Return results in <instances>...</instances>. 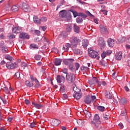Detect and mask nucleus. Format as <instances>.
Segmentation results:
<instances>
[{
	"mask_svg": "<svg viewBox=\"0 0 130 130\" xmlns=\"http://www.w3.org/2000/svg\"><path fill=\"white\" fill-rule=\"evenodd\" d=\"M78 42V39H77V38H75L73 39V40L72 42V45H71V44L69 43H67L63 45V48L64 49H69V48H74V47H77Z\"/></svg>",
	"mask_w": 130,
	"mask_h": 130,
	"instance_id": "obj_1",
	"label": "nucleus"
},
{
	"mask_svg": "<svg viewBox=\"0 0 130 130\" xmlns=\"http://www.w3.org/2000/svg\"><path fill=\"white\" fill-rule=\"evenodd\" d=\"M66 79L70 84H72V83H74L75 81H76V76L73 73L67 74Z\"/></svg>",
	"mask_w": 130,
	"mask_h": 130,
	"instance_id": "obj_2",
	"label": "nucleus"
},
{
	"mask_svg": "<svg viewBox=\"0 0 130 130\" xmlns=\"http://www.w3.org/2000/svg\"><path fill=\"white\" fill-rule=\"evenodd\" d=\"M88 54L91 58H96L99 55L98 52L94 49H88Z\"/></svg>",
	"mask_w": 130,
	"mask_h": 130,
	"instance_id": "obj_3",
	"label": "nucleus"
},
{
	"mask_svg": "<svg viewBox=\"0 0 130 130\" xmlns=\"http://www.w3.org/2000/svg\"><path fill=\"white\" fill-rule=\"evenodd\" d=\"M100 117H99V115L96 114L94 116L93 120L91 121L92 124H93L96 128L98 127L97 124H100V123H101V121H100Z\"/></svg>",
	"mask_w": 130,
	"mask_h": 130,
	"instance_id": "obj_4",
	"label": "nucleus"
},
{
	"mask_svg": "<svg viewBox=\"0 0 130 130\" xmlns=\"http://www.w3.org/2000/svg\"><path fill=\"white\" fill-rule=\"evenodd\" d=\"M21 9H22L24 12H26L27 13L31 12V8H30V7L25 3L22 4Z\"/></svg>",
	"mask_w": 130,
	"mask_h": 130,
	"instance_id": "obj_5",
	"label": "nucleus"
},
{
	"mask_svg": "<svg viewBox=\"0 0 130 130\" xmlns=\"http://www.w3.org/2000/svg\"><path fill=\"white\" fill-rule=\"evenodd\" d=\"M99 45L101 47V49L104 48L105 46H106V44L105 43V41H104V39L103 38H100L98 41Z\"/></svg>",
	"mask_w": 130,
	"mask_h": 130,
	"instance_id": "obj_6",
	"label": "nucleus"
},
{
	"mask_svg": "<svg viewBox=\"0 0 130 130\" xmlns=\"http://www.w3.org/2000/svg\"><path fill=\"white\" fill-rule=\"evenodd\" d=\"M59 17L60 18H65L66 19H69V14L66 10H62L59 12Z\"/></svg>",
	"mask_w": 130,
	"mask_h": 130,
	"instance_id": "obj_7",
	"label": "nucleus"
},
{
	"mask_svg": "<svg viewBox=\"0 0 130 130\" xmlns=\"http://www.w3.org/2000/svg\"><path fill=\"white\" fill-rule=\"evenodd\" d=\"M30 79L31 82H35L36 84H35V87L36 88H38V87L40 86V84H39V81H38L37 79L34 78V76H33V75H30Z\"/></svg>",
	"mask_w": 130,
	"mask_h": 130,
	"instance_id": "obj_8",
	"label": "nucleus"
},
{
	"mask_svg": "<svg viewBox=\"0 0 130 130\" xmlns=\"http://www.w3.org/2000/svg\"><path fill=\"white\" fill-rule=\"evenodd\" d=\"M6 68H7L8 70H13V69L16 68V63H14L12 62H7L6 63Z\"/></svg>",
	"mask_w": 130,
	"mask_h": 130,
	"instance_id": "obj_9",
	"label": "nucleus"
},
{
	"mask_svg": "<svg viewBox=\"0 0 130 130\" xmlns=\"http://www.w3.org/2000/svg\"><path fill=\"white\" fill-rule=\"evenodd\" d=\"M19 38H21V39H29L30 36L27 34L21 32L19 35Z\"/></svg>",
	"mask_w": 130,
	"mask_h": 130,
	"instance_id": "obj_10",
	"label": "nucleus"
},
{
	"mask_svg": "<svg viewBox=\"0 0 130 130\" xmlns=\"http://www.w3.org/2000/svg\"><path fill=\"white\" fill-rule=\"evenodd\" d=\"M115 58L117 60H121L122 58V52L121 51L117 52L115 55Z\"/></svg>",
	"mask_w": 130,
	"mask_h": 130,
	"instance_id": "obj_11",
	"label": "nucleus"
},
{
	"mask_svg": "<svg viewBox=\"0 0 130 130\" xmlns=\"http://www.w3.org/2000/svg\"><path fill=\"white\" fill-rule=\"evenodd\" d=\"M115 44V41L114 40V39H109L108 40V45L109 46V47H113Z\"/></svg>",
	"mask_w": 130,
	"mask_h": 130,
	"instance_id": "obj_12",
	"label": "nucleus"
},
{
	"mask_svg": "<svg viewBox=\"0 0 130 130\" xmlns=\"http://www.w3.org/2000/svg\"><path fill=\"white\" fill-rule=\"evenodd\" d=\"M100 28H101V31L102 33H104V34H108V30L106 28V27L103 25H101L100 26Z\"/></svg>",
	"mask_w": 130,
	"mask_h": 130,
	"instance_id": "obj_13",
	"label": "nucleus"
},
{
	"mask_svg": "<svg viewBox=\"0 0 130 130\" xmlns=\"http://www.w3.org/2000/svg\"><path fill=\"white\" fill-rule=\"evenodd\" d=\"M96 82H98V79L96 77H93L92 79L88 80L89 85H94V84H96Z\"/></svg>",
	"mask_w": 130,
	"mask_h": 130,
	"instance_id": "obj_14",
	"label": "nucleus"
},
{
	"mask_svg": "<svg viewBox=\"0 0 130 130\" xmlns=\"http://www.w3.org/2000/svg\"><path fill=\"white\" fill-rule=\"evenodd\" d=\"M85 103L86 104H91V102H92V100H91V96L87 95L85 97V99L84 100Z\"/></svg>",
	"mask_w": 130,
	"mask_h": 130,
	"instance_id": "obj_15",
	"label": "nucleus"
},
{
	"mask_svg": "<svg viewBox=\"0 0 130 130\" xmlns=\"http://www.w3.org/2000/svg\"><path fill=\"white\" fill-rule=\"evenodd\" d=\"M22 31V28L20 26H16L12 29L13 33H20Z\"/></svg>",
	"mask_w": 130,
	"mask_h": 130,
	"instance_id": "obj_16",
	"label": "nucleus"
},
{
	"mask_svg": "<svg viewBox=\"0 0 130 130\" xmlns=\"http://www.w3.org/2000/svg\"><path fill=\"white\" fill-rule=\"evenodd\" d=\"M82 46H83V48H87L88 45H89V41H88V40H83L82 41Z\"/></svg>",
	"mask_w": 130,
	"mask_h": 130,
	"instance_id": "obj_17",
	"label": "nucleus"
},
{
	"mask_svg": "<svg viewBox=\"0 0 130 130\" xmlns=\"http://www.w3.org/2000/svg\"><path fill=\"white\" fill-rule=\"evenodd\" d=\"M59 123H60V121L56 119H53L51 122V124L53 126H57Z\"/></svg>",
	"mask_w": 130,
	"mask_h": 130,
	"instance_id": "obj_18",
	"label": "nucleus"
},
{
	"mask_svg": "<svg viewBox=\"0 0 130 130\" xmlns=\"http://www.w3.org/2000/svg\"><path fill=\"white\" fill-rule=\"evenodd\" d=\"M74 61L73 59H64L63 60V63H64L66 66H69V64H71L72 62Z\"/></svg>",
	"mask_w": 130,
	"mask_h": 130,
	"instance_id": "obj_19",
	"label": "nucleus"
},
{
	"mask_svg": "<svg viewBox=\"0 0 130 130\" xmlns=\"http://www.w3.org/2000/svg\"><path fill=\"white\" fill-rule=\"evenodd\" d=\"M61 61H62V60L61 59L56 58L54 60V63L55 66H60V64H61Z\"/></svg>",
	"mask_w": 130,
	"mask_h": 130,
	"instance_id": "obj_20",
	"label": "nucleus"
},
{
	"mask_svg": "<svg viewBox=\"0 0 130 130\" xmlns=\"http://www.w3.org/2000/svg\"><path fill=\"white\" fill-rule=\"evenodd\" d=\"M34 22L36 24H38L39 25H40L41 23V20L40 18H38L37 16H34Z\"/></svg>",
	"mask_w": 130,
	"mask_h": 130,
	"instance_id": "obj_21",
	"label": "nucleus"
},
{
	"mask_svg": "<svg viewBox=\"0 0 130 130\" xmlns=\"http://www.w3.org/2000/svg\"><path fill=\"white\" fill-rule=\"evenodd\" d=\"M32 104L34 107L37 108L38 109H40V108H42V107H43V105L42 104H39L34 102L32 103Z\"/></svg>",
	"mask_w": 130,
	"mask_h": 130,
	"instance_id": "obj_22",
	"label": "nucleus"
},
{
	"mask_svg": "<svg viewBox=\"0 0 130 130\" xmlns=\"http://www.w3.org/2000/svg\"><path fill=\"white\" fill-rule=\"evenodd\" d=\"M81 96L82 94L80 92H77L73 94V97H74L75 99H77V100H79V99H81Z\"/></svg>",
	"mask_w": 130,
	"mask_h": 130,
	"instance_id": "obj_23",
	"label": "nucleus"
},
{
	"mask_svg": "<svg viewBox=\"0 0 130 130\" xmlns=\"http://www.w3.org/2000/svg\"><path fill=\"white\" fill-rule=\"evenodd\" d=\"M105 96L106 97V98H108V99H112V95H111L109 91H106Z\"/></svg>",
	"mask_w": 130,
	"mask_h": 130,
	"instance_id": "obj_24",
	"label": "nucleus"
},
{
	"mask_svg": "<svg viewBox=\"0 0 130 130\" xmlns=\"http://www.w3.org/2000/svg\"><path fill=\"white\" fill-rule=\"evenodd\" d=\"M74 32H76V33H79L80 31V27L79 26H77L76 24H74Z\"/></svg>",
	"mask_w": 130,
	"mask_h": 130,
	"instance_id": "obj_25",
	"label": "nucleus"
},
{
	"mask_svg": "<svg viewBox=\"0 0 130 130\" xmlns=\"http://www.w3.org/2000/svg\"><path fill=\"white\" fill-rule=\"evenodd\" d=\"M25 85L27 87H29V88H31V87L34 86V84L30 83L29 81H25Z\"/></svg>",
	"mask_w": 130,
	"mask_h": 130,
	"instance_id": "obj_26",
	"label": "nucleus"
},
{
	"mask_svg": "<svg viewBox=\"0 0 130 130\" xmlns=\"http://www.w3.org/2000/svg\"><path fill=\"white\" fill-rule=\"evenodd\" d=\"M127 102L125 99H121L120 100V104L121 105H124V104H126Z\"/></svg>",
	"mask_w": 130,
	"mask_h": 130,
	"instance_id": "obj_27",
	"label": "nucleus"
},
{
	"mask_svg": "<svg viewBox=\"0 0 130 130\" xmlns=\"http://www.w3.org/2000/svg\"><path fill=\"white\" fill-rule=\"evenodd\" d=\"M103 118L105 119V120H107L109 118H110V115L108 113H105L103 114Z\"/></svg>",
	"mask_w": 130,
	"mask_h": 130,
	"instance_id": "obj_28",
	"label": "nucleus"
},
{
	"mask_svg": "<svg viewBox=\"0 0 130 130\" xmlns=\"http://www.w3.org/2000/svg\"><path fill=\"white\" fill-rule=\"evenodd\" d=\"M76 22L77 23H78V24H81V23H82L83 18H82V17L79 16L77 18H76Z\"/></svg>",
	"mask_w": 130,
	"mask_h": 130,
	"instance_id": "obj_29",
	"label": "nucleus"
},
{
	"mask_svg": "<svg viewBox=\"0 0 130 130\" xmlns=\"http://www.w3.org/2000/svg\"><path fill=\"white\" fill-rule=\"evenodd\" d=\"M73 91H74V93H80L81 92V89H80L79 88H78V87H77V86H74L73 87Z\"/></svg>",
	"mask_w": 130,
	"mask_h": 130,
	"instance_id": "obj_30",
	"label": "nucleus"
},
{
	"mask_svg": "<svg viewBox=\"0 0 130 130\" xmlns=\"http://www.w3.org/2000/svg\"><path fill=\"white\" fill-rule=\"evenodd\" d=\"M11 10L13 12H17V11H19V7L17 6H13L11 8Z\"/></svg>",
	"mask_w": 130,
	"mask_h": 130,
	"instance_id": "obj_31",
	"label": "nucleus"
},
{
	"mask_svg": "<svg viewBox=\"0 0 130 130\" xmlns=\"http://www.w3.org/2000/svg\"><path fill=\"white\" fill-rule=\"evenodd\" d=\"M29 48L32 49H38V45L35 44H31L30 46H29Z\"/></svg>",
	"mask_w": 130,
	"mask_h": 130,
	"instance_id": "obj_32",
	"label": "nucleus"
},
{
	"mask_svg": "<svg viewBox=\"0 0 130 130\" xmlns=\"http://www.w3.org/2000/svg\"><path fill=\"white\" fill-rule=\"evenodd\" d=\"M73 52L75 54H82V51L80 49H74Z\"/></svg>",
	"mask_w": 130,
	"mask_h": 130,
	"instance_id": "obj_33",
	"label": "nucleus"
},
{
	"mask_svg": "<svg viewBox=\"0 0 130 130\" xmlns=\"http://www.w3.org/2000/svg\"><path fill=\"white\" fill-rule=\"evenodd\" d=\"M97 109L101 112H103V111H104V109H105V107L102 106H98Z\"/></svg>",
	"mask_w": 130,
	"mask_h": 130,
	"instance_id": "obj_34",
	"label": "nucleus"
},
{
	"mask_svg": "<svg viewBox=\"0 0 130 130\" xmlns=\"http://www.w3.org/2000/svg\"><path fill=\"white\" fill-rule=\"evenodd\" d=\"M10 10H11V4L8 3L5 6V10L9 11Z\"/></svg>",
	"mask_w": 130,
	"mask_h": 130,
	"instance_id": "obj_35",
	"label": "nucleus"
},
{
	"mask_svg": "<svg viewBox=\"0 0 130 130\" xmlns=\"http://www.w3.org/2000/svg\"><path fill=\"white\" fill-rule=\"evenodd\" d=\"M5 58L7 59V60H10V61L13 60V57H12L10 55H5Z\"/></svg>",
	"mask_w": 130,
	"mask_h": 130,
	"instance_id": "obj_36",
	"label": "nucleus"
},
{
	"mask_svg": "<svg viewBox=\"0 0 130 130\" xmlns=\"http://www.w3.org/2000/svg\"><path fill=\"white\" fill-rule=\"evenodd\" d=\"M77 122L78 124V125L82 126L83 124H84V121L83 120L78 119L77 121Z\"/></svg>",
	"mask_w": 130,
	"mask_h": 130,
	"instance_id": "obj_37",
	"label": "nucleus"
},
{
	"mask_svg": "<svg viewBox=\"0 0 130 130\" xmlns=\"http://www.w3.org/2000/svg\"><path fill=\"white\" fill-rule=\"evenodd\" d=\"M69 70H70L71 72H76V70H75V67H74L73 64H69Z\"/></svg>",
	"mask_w": 130,
	"mask_h": 130,
	"instance_id": "obj_38",
	"label": "nucleus"
},
{
	"mask_svg": "<svg viewBox=\"0 0 130 130\" xmlns=\"http://www.w3.org/2000/svg\"><path fill=\"white\" fill-rule=\"evenodd\" d=\"M56 80L57 83H61V77H60V75L57 76Z\"/></svg>",
	"mask_w": 130,
	"mask_h": 130,
	"instance_id": "obj_39",
	"label": "nucleus"
},
{
	"mask_svg": "<svg viewBox=\"0 0 130 130\" xmlns=\"http://www.w3.org/2000/svg\"><path fill=\"white\" fill-rule=\"evenodd\" d=\"M35 59L36 60H40V59H41V55H36L35 56Z\"/></svg>",
	"mask_w": 130,
	"mask_h": 130,
	"instance_id": "obj_40",
	"label": "nucleus"
},
{
	"mask_svg": "<svg viewBox=\"0 0 130 130\" xmlns=\"http://www.w3.org/2000/svg\"><path fill=\"white\" fill-rule=\"evenodd\" d=\"M106 55H107L106 54V52L105 51H103V53L101 54V57H102V58L103 59H104L105 58V57H106Z\"/></svg>",
	"mask_w": 130,
	"mask_h": 130,
	"instance_id": "obj_41",
	"label": "nucleus"
},
{
	"mask_svg": "<svg viewBox=\"0 0 130 130\" xmlns=\"http://www.w3.org/2000/svg\"><path fill=\"white\" fill-rule=\"evenodd\" d=\"M36 125H37V124H36L35 122H32L30 123L29 126L31 128H33V127H36Z\"/></svg>",
	"mask_w": 130,
	"mask_h": 130,
	"instance_id": "obj_42",
	"label": "nucleus"
},
{
	"mask_svg": "<svg viewBox=\"0 0 130 130\" xmlns=\"http://www.w3.org/2000/svg\"><path fill=\"white\" fill-rule=\"evenodd\" d=\"M90 99L93 102H96V96L92 95L91 96H90Z\"/></svg>",
	"mask_w": 130,
	"mask_h": 130,
	"instance_id": "obj_43",
	"label": "nucleus"
},
{
	"mask_svg": "<svg viewBox=\"0 0 130 130\" xmlns=\"http://www.w3.org/2000/svg\"><path fill=\"white\" fill-rule=\"evenodd\" d=\"M66 30L68 32H71V31H72V27L70 25H68L66 27Z\"/></svg>",
	"mask_w": 130,
	"mask_h": 130,
	"instance_id": "obj_44",
	"label": "nucleus"
},
{
	"mask_svg": "<svg viewBox=\"0 0 130 130\" xmlns=\"http://www.w3.org/2000/svg\"><path fill=\"white\" fill-rule=\"evenodd\" d=\"M75 67L76 68V70L78 71L79 70V68H80V64H79V63H75Z\"/></svg>",
	"mask_w": 130,
	"mask_h": 130,
	"instance_id": "obj_45",
	"label": "nucleus"
},
{
	"mask_svg": "<svg viewBox=\"0 0 130 130\" xmlns=\"http://www.w3.org/2000/svg\"><path fill=\"white\" fill-rule=\"evenodd\" d=\"M3 90L4 92H6V94H10V91H9V89H8V88L4 87Z\"/></svg>",
	"mask_w": 130,
	"mask_h": 130,
	"instance_id": "obj_46",
	"label": "nucleus"
},
{
	"mask_svg": "<svg viewBox=\"0 0 130 130\" xmlns=\"http://www.w3.org/2000/svg\"><path fill=\"white\" fill-rule=\"evenodd\" d=\"M106 53L107 55H110L112 53V51L111 50H108L106 51Z\"/></svg>",
	"mask_w": 130,
	"mask_h": 130,
	"instance_id": "obj_47",
	"label": "nucleus"
},
{
	"mask_svg": "<svg viewBox=\"0 0 130 130\" xmlns=\"http://www.w3.org/2000/svg\"><path fill=\"white\" fill-rule=\"evenodd\" d=\"M62 72L63 74H66V75H68V69L63 68L62 69Z\"/></svg>",
	"mask_w": 130,
	"mask_h": 130,
	"instance_id": "obj_48",
	"label": "nucleus"
},
{
	"mask_svg": "<svg viewBox=\"0 0 130 130\" xmlns=\"http://www.w3.org/2000/svg\"><path fill=\"white\" fill-rule=\"evenodd\" d=\"M40 20H41V22H46V21H47V18L45 17H43L41 19H40Z\"/></svg>",
	"mask_w": 130,
	"mask_h": 130,
	"instance_id": "obj_49",
	"label": "nucleus"
},
{
	"mask_svg": "<svg viewBox=\"0 0 130 130\" xmlns=\"http://www.w3.org/2000/svg\"><path fill=\"white\" fill-rule=\"evenodd\" d=\"M21 66H22V67L23 68V69H25V68H27V67H28V65L27 64V63L24 62H22Z\"/></svg>",
	"mask_w": 130,
	"mask_h": 130,
	"instance_id": "obj_50",
	"label": "nucleus"
},
{
	"mask_svg": "<svg viewBox=\"0 0 130 130\" xmlns=\"http://www.w3.org/2000/svg\"><path fill=\"white\" fill-rule=\"evenodd\" d=\"M100 66H102V67H105V61H100Z\"/></svg>",
	"mask_w": 130,
	"mask_h": 130,
	"instance_id": "obj_51",
	"label": "nucleus"
},
{
	"mask_svg": "<svg viewBox=\"0 0 130 130\" xmlns=\"http://www.w3.org/2000/svg\"><path fill=\"white\" fill-rule=\"evenodd\" d=\"M86 13L87 15L89 16V17H94V16H93V15H92V14H91V13H90L89 11H86Z\"/></svg>",
	"mask_w": 130,
	"mask_h": 130,
	"instance_id": "obj_52",
	"label": "nucleus"
},
{
	"mask_svg": "<svg viewBox=\"0 0 130 130\" xmlns=\"http://www.w3.org/2000/svg\"><path fill=\"white\" fill-rule=\"evenodd\" d=\"M74 17V18H76L77 17H78V13H77V12L76 11H73L72 12Z\"/></svg>",
	"mask_w": 130,
	"mask_h": 130,
	"instance_id": "obj_53",
	"label": "nucleus"
},
{
	"mask_svg": "<svg viewBox=\"0 0 130 130\" xmlns=\"http://www.w3.org/2000/svg\"><path fill=\"white\" fill-rule=\"evenodd\" d=\"M82 69H83V70H84V71H87V72L89 71V70H90L89 68L85 66H83L82 67Z\"/></svg>",
	"mask_w": 130,
	"mask_h": 130,
	"instance_id": "obj_54",
	"label": "nucleus"
},
{
	"mask_svg": "<svg viewBox=\"0 0 130 130\" xmlns=\"http://www.w3.org/2000/svg\"><path fill=\"white\" fill-rule=\"evenodd\" d=\"M15 77L18 79L19 78H20V73L19 72H17L15 73Z\"/></svg>",
	"mask_w": 130,
	"mask_h": 130,
	"instance_id": "obj_55",
	"label": "nucleus"
},
{
	"mask_svg": "<svg viewBox=\"0 0 130 130\" xmlns=\"http://www.w3.org/2000/svg\"><path fill=\"white\" fill-rule=\"evenodd\" d=\"M100 12H101L102 13H103V14H104V15H107V11L105 10H101L100 11Z\"/></svg>",
	"mask_w": 130,
	"mask_h": 130,
	"instance_id": "obj_56",
	"label": "nucleus"
},
{
	"mask_svg": "<svg viewBox=\"0 0 130 130\" xmlns=\"http://www.w3.org/2000/svg\"><path fill=\"white\" fill-rule=\"evenodd\" d=\"M85 116L86 117H87V118H90V117H91V113H90V112H88L87 114Z\"/></svg>",
	"mask_w": 130,
	"mask_h": 130,
	"instance_id": "obj_57",
	"label": "nucleus"
},
{
	"mask_svg": "<svg viewBox=\"0 0 130 130\" xmlns=\"http://www.w3.org/2000/svg\"><path fill=\"white\" fill-rule=\"evenodd\" d=\"M64 87L63 86H62L60 87V91L61 92V93H63L64 92Z\"/></svg>",
	"mask_w": 130,
	"mask_h": 130,
	"instance_id": "obj_58",
	"label": "nucleus"
},
{
	"mask_svg": "<svg viewBox=\"0 0 130 130\" xmlns=\"http://www.w3.org/2000/svg\"><path fill=\"white\" fill-rule=\"evenodd\" d=\"M66 80V78H64V76H63V75L62 74L61 75V82H64V80Z\"/></svg>",
	"mask_w": 130,
	"mask_h": 130,
	"instance_id": "obj_59",
	"label": "nucleus"
},
{
	"mask_svg": "<svg viewBox=\"0 0 130 130\" xmlns=\"http://www.w3.org/2000/svg\"><path fill=\"white\" fill-rule=\"evenodd\" d=\"M112 77L114 79H116V78L117 77V74H116V73H114L113 74Z\"/></svg>",
	"mask_w": 130,
	"mask_h": 130,
	"instance_id": "obj_60",
	"label": "nucleus"
},
{
	"mask_svg": "<svg viewBox=\"0 0 130 130\" xmlns=\"http://www.w3.org/2000/svg\"><path fill=\"white\" fill-rule=\"evenodd\" d=\"M124 90L125 91H126V92H128L129 91V88H128V87L126 86H125L124 87Z\"/></svg>",
	"mask_w": 130,
	"mask_h": 130,
	"instance_id": "obj_61",
	"label": "nucleus"
},
{
	"mask_svg": "<svg viewBox=\"0 0 130 130\" xmlns=\"http://www.w3.org/2000/svg\"><path fill=\"white\" fill-rule=\"evenodd\" d=\"M35 33H36V34H37V35H40V31L38 30H35Z\"/></svg>",
	"mask_w": 130,
	"mask_h": 130,
	"instance_id": "obj_62",
	"label": "nucleus"
},
{
	"mask_svg": "<svg viewBox=\"0 0 130 130\" xmlns=\"http://www.w3.org/2000/svg\"><path fill=\"white\" fill-rule=\"evenodd\" d=\"M96 84H98V87H101V84H102V83L99 82L98 80V82H96Z\"/></svg>",
	"mask_w": 130,
	"mask_h": 130,
	"instance_id": "obj_63",
	"label": "nucleus"
},
{
	"mask_svg": "<svg viewBox=\"0 0 130 130\" xmlns=\"http://www.w3.org/2000/svg\"><path fill=\"white\" fill-rule=\"evenodd\" d=\"M24 102H25V104H26V105H28L30 103V101H29L28 100H25Z\"/></svg>",
	"mask_w": 130,
	"mask_h": 130,
	"instance_id": "obj_64",
	"label": "nucleus"
}]
</instances>
